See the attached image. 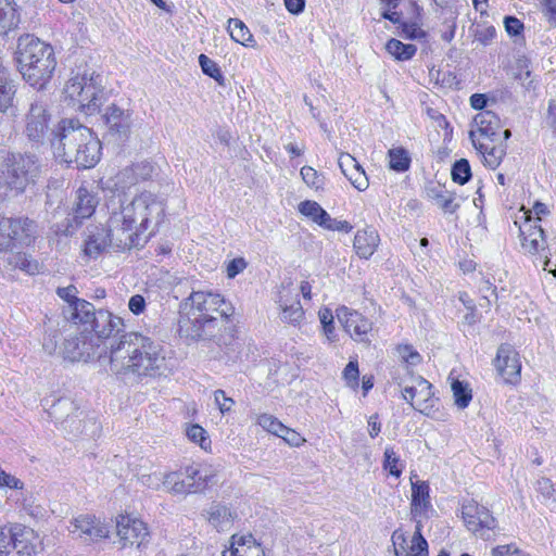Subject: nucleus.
Returning a JSON list of instances; mask_svg holds the SVG:
<instances>
[{
    "mask_svg": "<svg viewBox=\"0 0 556 556\" xmlns=\"http://www.w3.org/2000/svg\"><path fill=\"white\" fill-rule=\"evenodd\" d=\"M123 319L106 309H99L88 333L108 353L109 370L122 378L141 381L164 375L166 361L160 343L140 332L123 330Z\"/></svg>",
    "mask_w": 556,
    "mask_h": 556,
    "instance_id": "nucleus-1",
    "label": "nucleus"
},
{
    "mask_svg": "<svg viewBox=\"0 0 556 556\" xmlns=\"http://www.w3.org/2000/svg\"><path fill=\"white\" fill-rule=\"evenodd\" d=\"M108 220L111 242L119 250L131 249L139 244L140 236L154 223H162L164 204L151 192H142L125 204L123 199H111Z\"/></svg>",
    "mask_w": 556,
    "mask_h": 556,
    "instance_id": "nucleus-2",
    "label": "nucleus"
},
{
    "mask_svg": "<svg viewBox=\"0 0 556 556\" xmlns=\"http://www.w3.org/2000/svg\"><path fill=\"white\" fill-rule=\"evenodd\" d=\"M233 313V306L222 294L213 291H192L180 304L179 334L192 340L211 339Z\"/></svg>",
    "mask_w": 556,
    "mask_h": 556,
    "instance_id": "nucleus-3",
    "label": "nucleus"
},
{
    "mask_svg": "<svg viewBox=\"0 0 556 556\" xmlns=\"http://www.w3.org/2000/svg\"><path fill=\"white\" fill-rule=\"evenodd\" d=\"M16 62L23 78L38 90L50 81L56 67L53 47L31 34L18 38Z\"/></svg>",
    "mask_w": 556,
    "mask_h": 556,
    "instance_id": "nucleus-4",
    "label": "nucleus"
},
{
    "mask_svg": "<svg viewBox=\"0 0 556 556\" xmlns=\"http://www.w3.org/2000/svg\"><path fill=\"white\" fill-rule=\"evenodd\" d=\"M41 174L37 156L31 154H10L0 173V200L17 195L34 185Z\"/></svg>",
    "mask_w": 556,
    "mask_h": 556,
    "instance_id": "nucleus-5",
    "label": "nucleus"
},
{
    "mask_svg": "<svg viewBox=\"0 0 556 556\" xmlns=\"http://www.w3.org/2000/svg\"><path fill=\"white\" fill-rule=\"evenodd\" d=\"M51 148L56 159L66 162L67 159L77 157L76 148L85 146L91 157L96 155V136L92 130L75 118H63L52 131Z\"/></svg>",
    "mask_w": 556,
    "mask_h": 556,
    "instance_id": "nucleus-6",
    "label": "nucleus"
},
{
    "mask_svg": "<svg viewBox=\"0 0 556 556\" xmlns=\"http://www.w3.org/2000/svg\"><path fill=\"white\" fill-rule=\"evenodd\" d=\"M64 92L73 105H77L78 110L91 115L98 112L102 104L101 77L94 73L90 76L76 75L66 83Z\"/></svg>",
    "mask_w": 556,
    "mask_h": 556,
    "instance_id": "nucleus-7",
    "label": "nucleus"
},
{
    "mask_svg": "<svg viewBox=\"0 0 556 556\" xmlns=\"http://www.w3.org/2000/svg\"><path fill=\"white\" fill-rule=\"evenodd\" d=\"M42 551L40 536L21 523L0 529V556H36Z\"/></svg>",
    "mask_w": 556,
    "mask_h": 556,
    "instance_id": "nucleus-8",
    "label": "nucleus"
},
{
    "mask_svg": "<svg viewBox=\"0 0 556 556\" xmlns=\"http://www.w3.org/2000/svg\"><path fill=\"white\" fill-rule=\"evenodd\" d=\"M212 477L207 469L192 465L179 471L166 473L164 486L174 494L199 493L206 489Z\"/></svg>",
    "mask_w": 556,
    "mask_h": 556,
    "instance_id": "nucleus-9",
    "label": "nucleus"
},
{
    "mask_svg": "<svg viewBox=\"0 0 556 556\" xmlns=\"http://www.w3.org/2000/svg\"><path fill=\"white\" fill-rule=\"evenodd\" d=\"M37 233V225L27 217H5L0 215V251L17 244H29Z\"/></svg>",
    "mask_w": 556,
    "mask_h": 556,
    "instance_id": "nucleus-10",
    "label": "nucleus"
},
{
    "mask_svg": "<svg viewBox=\"0 0 556 556\" xmlns=\"http://www.w3.org/2000/svg\"><path fill=\"white\" fill-rule=\"evenodd\" d=\"M50 112L47 100L36 96L29 103L24 117V135L36 144L45 141L49 129Z\"/></svg>",
    "mask_w": 556,
    "mask_h": 556,
    "instance_id": "nucleus-11",
    "label": "nucleus"
},
{
    "mask_svg": "<svg viewBox=\"0 0 556 556\" xmlns=\"http://www.w3.org/2000/svg\"><path fill=\"white\" fill-rule=\"evenodd\" d=\"M462 518L466 528L483 540H490L497 526L491 511L475 500H467L463 503Z\"/></svg>",
    "mask_w": 556,
    "mask_h": 556,
    "instance_id": "nucleus-12",
    "label": "nucleus"
},
{
    "mask_svg": "<svg viewBox=\"0 0 556 556\" xmlns=\"http://www.w3.org/2000/svg\"><path fill=\"white\" fill-rule=\"evenodd\" d=\"M402 396L414 409L426 416H431L439 401L434 396L432 384L421 376L412 377L410 384L402 388Z\"/></svg>",
    "mask_w": 556,
    "mask_h": 556,
    "instance_id": "nucleus-13",
    "label": "nucleus"
},
{
    "mask_svg": "<svg viewBox=\"0 0 556 556\" xmlns=\"http://www.w3.org/2000/svg\"><path fill=\"white\" fill-rule=\"evenodd\" d=\"M522 215L514 222L518 227L522 249L530 254H538L545 250L544 230L536 220H533L530 210H520Z\"/></svg>",
    "mask_w": 556,
    "mask_h": 556,
    "instance_id": "nucleus-14",
    "label": "nucleus"
},
{
    "mask_svg": "<svg viewBox=\"0 0 556 556\" xmlns=\"http://www.w3.org/2000/svg\"><path fill=\"white\" fill-rule=\"evenodd\" d=\"M116 534L122 548L141 549L150 542L147 525L142 520L129 516H119L116 521Z\"/></svg>",
    "mask_w": 556,
    "mask_h": 556,
    "instance_id": "nucleus-15",
    "label": "nucleus"
},
{
    "mask_svg": "<svg viewBox=\"0 0 556 556\" xmlns=\"http://www.w3.org/2000/svg\"><path fill=\"white\" fill-rule=\"evenodd\" d=\"M63 352L65 358L72 362H88L93 358L101 359L103 357L100 344L93 342V338L85 330H83L79 336L65 339Z\"/></svg>",
    "mask_w": 556,
    "mask_h": 556,
    "instance_id": "nucleus-16",
    "label": "nucleus"
},
{
    "mask_svg": "<svg viewBox=\"0 0 556 556\" xmlns=\"http://www.w3.org/2000/svg\"><path fill=\"white\" fill-rule=\"evenodd\" d=\"M102 118L111 137L118 141H125L129 138L132 127L131 112L129 110L112 103L105 109Z\"/></svg>",
    "mask_w": 556,
    "mask_h": 556,
    "instance_id": "nucleus-17",
    "label": "nucleus"
},
{
    "mask_svg": "<svg viewBox=\"0 0 556 556\" xmlns=\"http://www.w3.org/2000/svg\"><path fill=\"white\" fill-rule=\"evenodd\" d=\"M337 316L343 325L346 332L359 342H369V333L372 330V323L356 311H351L345 306L337 309Z\"/></svg>",
    "mask_w": 556,
    "mask_h": 556,
    "instance_id": "nucleus-18",
    "label": "nucleus"
},
{
    "mask_svg": "<svg viewBox=\"0 0 556 556\" xmlns=\"http://www.w3.org/2000/svg\"><path fill=\"white\" fill-rule=\"evenodd\" d=\"M72 534L86 542H94L109 536V528L94 516L79 515L71 521Z\"/></svg>",
    "mask_w": 556,
    "mask_h": 556,
    "instance_id": "nucleus-19",
    "label": "nucleus"
},
{
    "mask_svg": "<svg viewBox=\"0 0 556 556\" xmlns=\"http://www.w3.org/2000/svg\"><path fill=\"white\" fill-rule=\"evenodd\" d=\"M495 367L506 383H516L520 379L521 363L519 354L509 344H502L497 350Z\"/></svg>",
    "mask_w": 556,
    "mask_h": 556,
    "instance_id": "nucleus-20",
    "label": "nucleus"
},
{
    "mask_svg": "<svg viewBox=\"0 0 556 556\" xmlns=\"http://www.w3.org/2000/svg\"><path fill=\"white\" fill-rule=\"evenodd\" d=\"M278 304L281 308V320L298 325L304 317V311L299 300V292L291 285L282 286L278 292Z\"/></svg>",
    "mask_w": 556,
    "mask_h": 556,
    "instance_id": "nucleus-21",
    "label": "nucleus"
},
{
    "mask_svg": "<svg viewBox=\"0 0 556 556\" xmlns=\"http://www.w3.org/2000/svg\"><path fill=\"white\" fill-rule=\"evenodd\" d=\"M470 140L475 149L482 155L484 165L491 169H495L500 166L503 157L506 155V143L503 140H476V132L470 130Z\"/></svg>",
    "mask_w": 556,
    "mask_h": 556,
    "instance_id": "nucleus-22",
    "label": "nucleus"
},
{
    "mask_svg": "<svg viewBox=\"0 0 556 556\" xmlns=\"http://www.w3.org/2000/svg\"><path fill=\"white\" fill-rule=\"evenodd\" d=\"M473 123L477 126V130H473L476 132V140L501 141V119L494 112H479L475 116Z\"/></svg>",
    "mask_w": 556,
    "mask_h": 556,
    "instance_id": "nucleus-23",
    "label": "nucleus"
},
{
    "mask_svg": "<svg viewBox=\"0 0 556 556\" xmlns=\"http://www.w3.org/2000/svg\"><path fill=\"white\" fill-rule=\"evenodd\" d=\"M342 174L358 191H365L369 181L361 164L349 153H341L338 160Z\"/></svg>",
    "mask_w": 556,
    "mask_h": 556,
    "instance_id": "nucleus-24",
    "label": "nucleus"
},
{
    "mask_svg": "<svg viewBox=\"0 0 556 556\" xmlns=\"http://www.w3.org/2000/svg\"><path fill=\"white\" fill-rule=\"evenodd\" d=\"M379 242L378 231L368 226L355 233L353 247L361 258L368 260L377 250Z\"/></svg>",
    "mask_w": 556,
    "mask_h": 556,
    "instance_id": "nucleus-25",
    "label": "nucleus"
},
{
    "mask_svg": "<svg viewBox=\"0 0 556 556\" xmlns=\"http://www.w3.org/2000/svg\"><path fill=\"white\" fill-rule=\"evenodd\" d=\"M429 485L425 481L412 482L410 514L414 520L431 509Z\"/></svg>",
    "mask_w": 556,
    "mask_h": 556,
    "instance_id": "nucleus-26",
    "label": "nucleus"
},
{
    "mask_svg": "<svg viewBox=\"0 0 556 556\" xmlns=\"http://www.w3.org/2000/svg\"><path fill=\"white\" fill-rule=\"evenodd\" d=\"M96 314L97 311L93 304L83 299L76 301L75 306L64 309L65 318L75 325L83 326L85 331H88Z\"/></svg>",
    "mask_w": 556,
    "mask_h": 556,
    "instance_id": "nucleus-27",
    "label": "nucleus"
},
{
    "mask_svg": "<svg viewBox=\"0 0 556 556\" xmlns=\"http://www.w3.org/2000/svg\"><path fill=\"white\" fill-rule=\"evenodd\" d=\"M205 517L218 531H229L237 515L226 505L213 503L205 510Z\"/></svg>",
    "mask_w": 556,
    "mask_h": 556,
    "instance_id": "nucleus-28",
    "label": "nucleus"
},
{
    "mask_svg": "<svg viewBox=\"0 0 556 556\" xmlns=\"http://www.w3.org/2000/svg\"><path fill=\"white\" fill-rule=\"evenodd\" d=\"M98 199L90 193L88 189L81 187L77 190V197L74 207V218L77 223L89 218L96 211Z\"/></svg>",
    "mask_w": 556,
    "mask_h": 556,
    "instance_id": "nucleus-29",
    "label": "nucleus"
},
{
    "mask_svg": "<svg viewBox=\"0 0 556 556\" xmlns=\"http://www.w3.org/2000/svg\"><path fill=\"white\" fill-rule=\"evenodd\" d=\"M137 184H139V180L135 176L131 166L123 168L110 180L109 187L114 192L112 199H115V201L122 199V195L125 194L126 190L130 189Z\"/></svg>",
    "mask_w": 556,
    "mask_h": 556,
    "instance_id": "nucleus-30",
    "label": "nucleus"
},
{
    "mask_svg": "<svg viewBox=\"0 0 556 556\" xmlns=\"http://www.w3.org/2000/svg\"><path fill=\"white\" fill-rule=\"evenodd\" d=\"M20 13L14 0H0V35H5L17 27Z\"/></svg>",
    "mask_w": 556,
    "mask_h": 556,
    "instance_id": "nucleus-31",
    "label": "nucleus"
},
{
    "mask_svg": "<svg viewBox=\"0 0 556 556\" xmlns=\"http://www.w3.org/2000/svg\"><path fill=\"white\" fill-rule=\"evenodd\" d=\"M109 244L115 247L110 240L109 231L104 235L103 231L98 229L97 232L89 235L85 241L84 254L88 258H97Z\"/></svg>",
    "mask_w": 556,
    "mask_h": 556,
    "instance_id": "nucleus-32",
    "label": "nucleus"
},
{
    "mask_svg": "<svg viewBox=\"0 0 556 556\" xmlns=\"http://www.w3.org/2000/svg\"><path fill=\"white\" fill-rule=\"evenodd\" d=\"M228 31L232 40L248 47L254 48L256 42L247 25L239 18L228 20Z\"/></svg>",
    "mask_w": 556,
    "mask_h": 556,
    "instance_id": "nucleus-33",
    "label": "nucleus"
},
{
    "mask_svg": "<svg viewBox=\"0 0 556 556\" xmlns=\"http://www.w3.org/2000/svg\"><path fill=\"white\" fill-rule=\"evenodd\" d=\"M77 157L73 155V157L66 160V164H75L77 168H91L93 167L100 160L101 154V143L100 140L96 137V155L91 157V154L87 152L85 146L80 144V147L76 148Z\"/></svg>",
    "mask_w": 556,
    "mask_h": 556,
    "instance_id": "nucleus-34",
    "label": "nucleus"
},
{
    "mask_svg": "<svg viewBox=\"0 0 556 556\" xmlns=\"http://www.w3.org/2000/svg\"><path fill=\"white\" fill-rule=\"evenodd\" d=\"M534 490L538 493V500L542 504L551 508L556 506V489L551 479L545 477L538 479L534 483Z\"/></svg>",
    "mask_w": 556,
    "mask_h": 556,
    "instance_id": "nucleus-35",
    "label": "nucleus"
},
{
    "mask_svg": "<svg viewBox=\"0 0 556 556\" xmlns=\"http://www.w3.org/2000/svg\"><path fill=\"white\" fill-rule=\"evenodd\" d=\"M14 93V85L8 71L0 68V112H5L12 105Z\"/></svg>",
    "mask_w": 556,
    "mask_h": 556,
    "instance_id": "nucleus-36",
    "label": "nucleus"
},
{
    "mask_svg": "<svg viewBox=\"0 0 556 556\" xmlns=\"http://www.w3.org/2000/svg\"><path fill=\"white\" fill-rule=\"evenodd\" d=\"M231 547L223 553V556H262L264 552L260 545H247L243 538L237 542L232 536Z\"/></svg>",
    "mask_w": 556,
    "mask_h": 556,
    "instance_id": "nucleus-37",
    "label": "nucleus"
},
{
    "mask_svg": "<svg viewBox=\"0 0 556 556\" xmlns=\"http://www.w3.org/2000/svg\"><path fill=\"white\" fill-rule=\"evenodd\" d=\"M386 49L395 59L402 61L412 59L417 51L416 46L403 43L402 41L394 38L387 42Z\"/></svg>",
    "mask_w": 556,
    "mask_h": 556,
    "instance_id": "nucleus-38",
    "label": "nucleus"
},
{
    "mask_svg": "<svg viewBox=\"0 0 556 556\" xmlns=\"http://www.w3.org/2000/svg\"><path fill=\"white\" fill-rule=\"evenodd\" d=\"M451 388L456 406L462 409L466 408L472 399L469 384L467 382L455 379L453 380Z\"/></svg>",
    "mask_w": 556,
    "mask_h": 556,
    "instance_id": "nucleus-39",
    "label": "nucleus"
},
{
    "mask_svg": "<svg viewBox=\"0 0 556 556\" xmlns=\"http://www.w3.org/2000/svg\"><path fill=\"white\" fill-rule=\"evenodd\" d=\"M199 64L201 66L202 72L205 75L217 81L219 86H225V77L222 74L220 68L215 61H213L205 54H200Z\"/></svg>",
    "mask_w": 556,
    "mask_h": 556,
    "instance_id": "nucleus-40",
    "label": "nucleus"
},
{
    "mask_svg": "<svg viewBox=\"0 0 556 556\" xmlns=\"http://www.w3.org/2000/svg\"><path fill=\"white\" fill-rule=\"evenodd\" d=\"M432 192V198L435 201V204L445 213L453 214L459 208V204L455 202V197L453 193L446 190H433Z\"/></svg>",
    "mask_w": 556,
    "mask_h": 556,
    "instance_id": "nucleus-41",
    "label": "nucleus"
},
{
    "mask_svg": "<svg viewBox=\"0 0 556 556\" xmlns=\"http://www.w3.org/2000/svg\"><path fill=\"white\" fill-rule=\"evenodd\" d=\"M451 175L454 182L459 185L468 182L472 176L468 160L460 159L456 161L452 166Z\"/></svg>",
    "mask_w": 556,
    "mask_h": 556,
    "instance_id": "nucleus-42",
    "label": "nucleus"
},
{
    "mask_svg": "<svg viewBox=\"0 0 556 556\" xmlns=\"http://www.w3.org/2000/svg\"><path fill=\"white\" fill-rule=\"evenodd\" d=\"M390 168L396 172H405L409 168L410 159L406 150L391 149L389 151Z\"/></svg>",
    "mask_w": 556,
    "mask_h": 556,
    "instance_id": "nucleus-43",
    "label": "nucleus"
},
{
    "mask_svg": "<svg viewBox=\"0 0 556 556\" xmlns=\"http://www.w3.org/2000/svg\"><path fill=\"white\" fill-rule=\"evenodd\" d=\"M10 264L14 267L26 271L29 275H35L39 271V264L25 253H17L10 258Z\"/></svg>",
    "mask_w": 556,
    "mask_h": 556,
    "instance_id": "nucleus-44",
    "label": "nucleus"
},
{
    "mask_svg": "<svg viewBox=\"0 0 556 556\" xmlns=\"http://www.w3.org/2000/svg\"><path fill=\"white\" fill-rule=\"evenodd\" d=\"M257 425H260L264 430L267 432L274 434V435H281V432H283L285 425L278 420L275 416L269 414H262L257 418Z\"/></svg>",
    "mask_w": 556,
    "mask_h": 556,
    "instance_id": "nucleus-45",
    "label": "nucleus"
},
{
    "mask_svg": "<svg viewBox=\"0 0 556 556\" xmlns=\"http://www.w3.org/2000/svg\"><path fill=\"white\" fill-rule=\"evenodd\" d=\"M301 176L307 186L313 187L316 190L324 187L325 177L311 166H303L301 168Z\"/></svg>",
    "mask_w": 556,
    "mask_h": 556,
    "instance_id": "nucleus-46",
    "label": "nucleus"
},
{
    "mask_svg": "<svg viewBox=\"0 0 556 556\" xmlns=\"http://www.w3.org/2000/svg\"><path fill=\"white\" fill-rule=\"evenodd\" d=\"M131 168L139 182L151 179L156 174L157 169L155 164L149 161L135 163L131 165Z\"/></svg>",
    "mask_w": 556,
    "mask_h": 556,
    "instance_id": "nucleus-47",
    "label": "nucleus"
},
{
    "mask_svg": "<svg viewBox=\"0 0 556 556\" xmlns=\"http://www.w3.org/2000/svg\"><path fill=\"white\" fill-rule=\"evenodd\" d=\"M187 437L194 443H198L203 450L211 446V440L206 431L199 425H191L187 428Z\"/></svg>",
    "mask_w": 556,
    "mask_h": 556,
    "instance_id": "nucleus-48",
    "label": "nucleus"
},
{
    "mask_svg": "<svg viewBox=\"0 0 556 556\" xmlns=\"http://www.w3.org/2000/svg\"><path fill=\"white\" fill-rule=\"evenodd\" d=\"M383 468L389 471L391 476L399 478L402 475V469L399 468L400 458L393 447H386L384 450Z\"/></svg>",
    "mask_w": 556,
    "mask_h": 556,
    "instance_id": "nucleus-49",
    "label": "nucleus"
},
{
    "mask_svg": "<svg viewBox=\"0 0 556 556\" xmlns=\"http://www.w3.org/2000/svg\"><path fill=\"white\" fill-rule=\"evenodd\" d=\"M397 353L401 359L410 366H416L421 363V355L409 344L399 345Z\"/></svg>",
    "mask_w": 556,
    "mask_h": 556,
    "instance_id": "nucleus-50",
    "label": "nucleus"
},
{
    "mask_svg": "<svg viewBox=\"0 0 556 556\" xmlns=\"http://www.w3.org/2000/svg\"><path fill=\"white\" fill-rule=\"evenodd\" d=\"M213 396L214 403L222 415H226L232 410L236 402L233 401V399L227 396L224 390H215Z\"/></svg>",
    "mask_w": 556,
    "mask_h": 556,
    "instance_id": "nucleus-51",
    "label": "nucleus"
},
{
    "mask_svg": "<svg viewBox=\"0 0 556 556\" xmlns=\"http://www.w3.org/2000/svg\"><path fill=\"white\" fill-rule=\"evenodd\" d=\"M422 525L420 520L416 519L415 533L412 539V551H418L419 554L428 556V543L421 533Z\"/></svg>",
    "mask_w": 556,
    "mask_h": 556,
    "instance_id": "nucleus-52",
    "label": "nucleus"
},
{
    "mask_svg": "<svg viewBox=\"0 0 556 556\" xmlns=\"http://www.w3.org/2000/svg\"><path fill=\"white\" fill-rule=\"evenodd\" d=\"M402 36L410 40L426 39L427 33L421 29L417 22L414 23H401Z\"/></svg>",
    "mask_w": 556,
    "mask_h": 556,
    "instance_id": "nucleus-53",
    "label": "nucleus"
},
{
    "mask_svg": "<svg viewBox=\"0 0 556 556\" xmlns=\"http://www.w3.org/2000/svg\"><path fill=\"white\" fill-rule=\"evenodd\" d=\"M343 378L346 386L355 390L358 388L359 370L356 361H350L343 370Z\"/></svg>",
    "mask_w": 556,
    "mask_h": 556,
    "instance_id": "nucleus-54",
    "label": "nucleus"
},
{
    "mask_svg": "<svg viewBox=\"0 0 556 556\" xmlns=\"http://www.w3.org/2000/svg\"><path fill=\"white\" fill-rule=\"evenodd\" d=\"M492 556H530L528 553L518 548L515 544L498 545L492 548Z\"/></svg>",
    "mask_w": 556,
    "mask_h": 556,
    "instance_id": "nucleus-55",
    "label": "nucleus"
},
{
    "mask_svg": "<svg viewBox=\"0 0 556 556\" xmlns=\"http://www.w3.org/2000/svg\"><path fill=\"white\" fill-rule=\"evenodd\" d=\"M320 210L321 206L316 201L305 200L299 204L300 213L311 218L314 223L316 222Z\"/></svg>",
    "mask_w": 556,
    "mask_h": 556,
    "instance_id": "nucleus-56",
    "label": "nucleus"
},
{
    "mask_svg": "<svg viewBox=\"0 0 556 556\" xmlns=\"http://www.w3.org/2000/svg\"><path fill=\"white\" fill-rule=\"evenodd\" d=\"M56 294L67 303L66 308L75 306V302L81 300L76 296L77 288L73 285L63 288H58Z\"/></svg>",
    "mask_w": 556,
    "mask_h": 556,
    "instance_id": "nucleus-57",
    "label": "nucleus"
},
{
    "mask_svg": "<svg viewBox=\"0 0 556 556\" xmlns=\"http://www.w3.org/2000/svg\"><path fill=\"white\" fill-rule=\"evenodd\" d=\"M248 266V262L243 257H236L231 260L226 267V274L229 279H233L237 275L242 273Z\"/></svg>",
    "mask_w": 556,
    "mask_h": 556,
    "instance_id": "nucleus-58",
    "label": "nucleus"
},
{
    "mask_svg": "<svg viewBox=\"0 0 556 556\" xmlns=\"http://www.w3.org/2000/svg\"><path fill=\"white\" fill-rule=\"evenodd\" d=\"M166 475H163L161 472H153L149 475H142L139 478V481L142 485L150 488V489H159L161 484L164 485V477Z\"/></svg>",
    "mask_w": 556,
    "mask_h": 556,
    "instance_id": "nucleus-59",
    "label": "nucleus"
},
{
    "mask_svg": "<svg viewBox=\"0 0 556 556\" xmlns=\"http://www.w3.org/2000/svg\"><path fill=\"white\" fill-rule=\"evenodd\" d=\"M279 438L283 439L289 445L296 447L301 446L305 441L300 433L287 426L283 427V432H281Z\"/></svg>",
    "mask_w": 556,
    "mask_h": 556,
    "instance_id": "nucleus-60",
    "label": "nucleus"
},
{
    "mask_svg": "<svg viewBox=\"0 0 556 556\" xmlns=\"http://www.w3.org/2000/svg\"><path fill=\"white\" fill-rule=\"evenodd\" d=\"M505 29L510 36H518L523 30V23L515 16L504 18Z\"/></svg>",
    "mask_w": 556,
    "mask_h": 556,
    "instance_id": "nucleus-61",
    "label": "nucleus"
},
{
    "mask_svg": "<svg viewBox=\"0 0 556 556\" xmlns=\"http://www.w3.org/2000/svg\"><path fill=\"white\" fill-rule=\"evenodd\" d=\"M496 36V29L494 26H486L483 28H479L476 33V40L486 46L492 42V40Z\"/></svg>",
    "mask_w": 556,
    "mask_h": 556,
    "instance_id": "nucleus-62",
    "label": "nucleus"
},
{
    "mask_svg": "<svg viewBox=\"0 0 556 556\" xmlns=\"http://www.w3.org/2000/svg\"><path fill=\"white\" fill-rule=\"evenodd\" d=\"M146 300L141 294L132 295L128 301V308L135 315H140L146 309Z\"/></svg>",
    "mask_w": 556,
    "mask_h": 556,
    "instance_id": "nucleus-63",
    "label": "nucleus"
},
{
    "mask_svg": "<svg viewBox=\"0 0 556 556\" xmlns=\"http://www.w3.org/2000/svg\"><path fill=\"white\" fill-rule=\"evenodd\" d=\"M543 13L551 24L556 25V0H540Z\"/></svg>",
    "mask_w": 556,
    "mask_h": 556,
    "instance_id": "nucleus-64",
    "label": "nucleus"
}]
</instances>
